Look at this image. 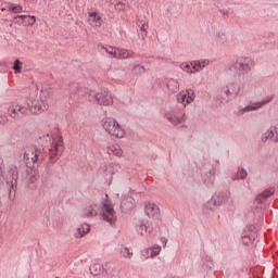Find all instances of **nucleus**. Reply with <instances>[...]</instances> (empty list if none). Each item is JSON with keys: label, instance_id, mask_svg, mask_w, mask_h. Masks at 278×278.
I'll list each match as a JSON object with an SVG mask.
<instances>
[{"label": "nucleus", "instance_id": "34", "mask_svg": "<svg viewBox=\"0 0 278 278\" xmlns=\"http://www.w3.org/2000/svg\"><path fill=\"white\" fill-rule=\"evenodd\" d=\"M134 75H144L147 73V68L144 66L137 64L132 67Z\"/></svg>", "mask_w": 278, "mask_h": 278}, {"label": "nucleus", "instance_id": "8", "mask_svg": "<svg viewBox=\"0 0 278 278\" xmlns=\"http://www.w3.org/2000/svg\"><path fill=\"white\" fill-rule=\"evenodd\" d=\"M89 101L91 103H97L98 105H112V103H114V99L108 90H101L97 93L90 92Z\"/></svg>", "mask_w": 278, "mask_h": 278}, {"label": "nucleus", "instance_id": "14", "mask_svg": "<svg viewBox=\"0 0 278 278\" xmlns=\"http://www.w3.org/2000/svg\"><path fill=\"white\" fill-rule=\"evenodd\" d=\"M88 21L91 27H101V25H103V18L101 17V13L93 9H90L88 11Z\"/></svg>", "mask_w": 278, "mask_h": 278}, {"label": "nucleus", "instance_id": "22", "mask_svg": "<svg viewBox=\"0 0 278 278\" xmlns=\"http://www.w3.org/2000/svg\"><path fill=\"white\" fill-rule=\"evenodd\" d=\"M166 86L169 92L175 94L176 92H179V81L175 78H167Z\"/></svg>", "mask_w": 278, "mask_h": 278}, {"label": "nucleus", "instance_id": "45", "mask_svg": "<svg viewBox=\"0 0 278 278\" xmlns=\"http://www.w3.org/2000/svg\"><path fill=\"white\" fill-rule=\"evenodd\" d=\"M36 181V176L30 177V182L34 184Z\"/></svg>", "mask_w": 278, "mask_h": 278}, {"label": "nucleus", "instance_id": "31", "mask_svg": "<svg viewBox=\"0 0 278 278\" xmlns=\"http://www.w3.org/2000/svg\"><path fill=\"white\" fill-rule=\"evenodd\" d=\"M202 267L204 268V270H212V268H214V261H212V258L210 256H206L203 260Z\"/></svg>", "mask_w": 278, "mask_h": 278}, {"label": "nucleus", "instance_id": "9", "mask_svg": "<svg viewBox=\"0 0 278 278\" xmlns=\"http://www.w3.org/2000/svg\"><path fill=\"white\" fill-rule=\"evenodd\" d=\"M260 231V227L253 224L247 225L241 233V241L245 247H250L255 242V238H257V232Z\"/></svg>", "mask_w": 278, "mask_h": 278}, {"label": "nucleus", "instance_id": "38", "mask_svg": "<svg viewBox=\"0 0 278 278\" xmlns=\"http://www.w3.org/2000/svg\"><path fill=\"white\" fill-rule=\"evenodd\" d=\"M119 253L122 257H128V260H131V257L134 256V252L129 251V248H123Z\"/></svg>", "mask_w": 278, "mask_h": 278}, {"label": "nucleus", "instance_id": "37", "mask_svg": "<svg viewBox=\"0 0 278 278\" xmlns=\"http://www.w3.org/2000/svg\"><path fill=\"white\" fill-rule=\"evenodd\" d=\"M181 68V71H184V73H194V71L192 70V65L191 63H188V62H184L180 64L179 66Z\"/></svg>", "mask_w": 278, "mask_h": 278}, {"label": "nucleus", "instance_id": "21", "mask_svg": "<svg viewBox=\"0 0 278 278\" xmlns=\"http://www.w3.org/2000/svg\"><path fill=\"white\" fill-rule=\"evenodd\" d=\"M98 51L100 53H108L109 55H111V58H118V52L116 51V48L112 46L98 45Z\"/></svg>", "mask_w": 278, "mask_h": 278}, {"label": "nucleus", "instance_id": "5", "mask_svg": "<svg viewBox=\"0 0 278 278\" xmlns=\"http://www.w3.org/2000/svg\"><path fill=\"white\" fill-rule=\"evenodd\" d=\"M238 94H240V85H238V83H229L220 89L218 99L222 103H229V101H233Z\"/></svg>", "mask_w": 278, "mask_h": 278}, {"label": "nucleus", "instance_id": "16", "mask_svg": "<svg viewBox=\"0 0 278 278\" xmlns=\"http://www.w3.org/2000/svg\"><path fill=\"white\" fill-rule=\"evenodd\" d=\"M165 118H166V121H168V123L174 125V127H179V125H182V123L185 121L184 116H179L175 112L165 113Z\"/></svg>", "mask_w": 278, "mask_h": 278}, {"label": "nucleus", "instance_id": "20", "mask_svg": "<svg viewBox=\"0 0 278 278\" xmlns=\"http://www.w3.org/2000/svg\"><path fill=\"white\" fill-rule=\"evenodd\" d=\"M140 54L134 52V51H128V50H125V49H121L118 50L117 52V59L118 60H130V59H136L138 58Z\"/></svg>", "mask_w": 278, "mask_h": 278}, {"label": "nucleus", "instance_id": "35", "mask_svg": "<svg viewBox=\"0 0 278 278\" xmlns=\"http://www.w3.org/2000/svg\"><path fill=\"white\" fill-rule=\"evenodd\" d=\"M216 43L219 45L220 47L223 45H227V35H225L223 33H218V35L216 37Z\"/></svg>", "mask_w": 278, "mask_h": 278}, {"label": "nucleus", "instance_id": "18", "mask_svg": "<svg viewBox=\"0 0 278 278\" xmlns=\"http://www.w3.org/2000/svg\"><path fill=\"white\" fill-rule=\"evenodd\" d=\"M275 194V188L269 187L268 189H265L262 193H260L255 201L258 205H262L266 199H269V197H273Z\"/></svg>", "mask_w": 278, "mask_h": 278}, {"label": "nucleus", "instance_id": "36", "mask_svg": "<svg viewBox=\"0 0 278 278\" xmlns=\"http://www.w3.org/2000/svg\"><path fill=\"white\" fill-rule=\"evenodd\" d=\"M248 175L247 170L241 168L238 170L237 175L232 177V181H237V179H244Z\"/></svg>", "mask_w": 278, "mask_h": 278}, {"label": "nucleus", "instance_id": "27", "mask_svg": "<svg viewBox=\"0 0 278 278\" xmlns=\"http://www.w3.org/2000/svg\"><path fill=\"white\" fill-rule=\"evenodd\" d=\"M137 231L140 236H147V233L151 232V228H149L144 222H140L139 225H137Z\"/></svg>", "mask_w": 278, "mask_h": 278}, {"label": "nucleus", "instance_id": "25", "mask_svg": "<svg viewBox=\"0 0 278 278\" xmlns=\"http://www.w3.org/2000/svg\"><path fill=\"white\" fill-rule=\"evenodd\" d=\"M215 179H216V168L213 167L211 170H208V173L206 174V177H204V184L206 186H213Z\"/></svg>", "mask_w": 278, "mask_h": 278}, {"label": "nucleus", "instance_id": "13", "mask_svg": "<svg viewBox=\"0 0 278 278\" xmlns=\"http://www.w3.org/2000/svg\"><path fill=\"white\" fill-rule=\"evenodd\" d=\"M102 212L103 220H106V223H110L111 225H113V223H116V211H114V207H112V205L104 203Z\"/></svg>", "mask_w": 278, "mask_h": 278}, {"label": "nucleus", "instance_id": "46", "mask_svg": "<svg viewBox=\"0 0 278 278\" xmlns=\"http://www.w3.org/2000/svg\"><path fill=\"white\" fill-rule=\"evenodd\" d=\"M220 14H225V11L224 10H219Z\"/></svg>", "mask_w": 278, "mask_h": 278}, {"label": "nucleus", "instance_id": "33", "mask_svg": "<svg viewBox=\"0 0 278 278\" xmlns=\"http://www.w3.org/2000/svg\"><path fill=\"white\" fill-rule=\"evenodd\" d=\"M9 12H13V14H21V12H23V8L21 4L9 3Z\"/></svg>", "mask_w": 278, "mask_h": 278}, {"label": "nucleus", "instance_id": "26", "mask_svg": "<svg viewBox=\"0 0 278 278\" xmlns=\"http://www.w3.org/2000/svg\"><path fill=\"white\" fill-rule=\"evenodd\" d=\"M108 153L109 155H116V157H121V155H123V149H121V146L118 144H113L111 147L108 148Z\"/></svg>", "mask_w": 278, "mask_h": 278}, {"label": "nucleus", "instance_id": "15", "mask_svg": "<svg viewBox=\"0 0 278 278\" xmlns=\"http://www.w3.org/2000/svg\"><path fill=\"white\" fill-rule=\"evenodd\" d=\"M261 140L262 142H268V140H271L273 142H278V127L271 126L261 136Z\"/></svg>", "mask_w": 278, "mask_h": 278}, {"label": "nucleus", "instance_id": "11", "mask_svg": "<svg viewBox=\"0 0 278 278\" xmlns=\"http://www.w3.org/2000/svg\"><path fill=\"white\" fill-rule=\"evenodd\" d=\"M273 99H275V96H267L260 102H254L248 106H244L243 109H240L238 114L239 116H242L243 114H247V112H255L257 110H262V108H264V105H268Z\"/></svg>", "mask_w": 278, "mask_h": 278}, {"label": "nucleus", "instance_id": "41", "mask_svg": "<svg viewBox=\"0 0 278 278\" xmlns=\"http://www.w3.org/2000/svg\"><path fill=\"white\" fill-rule=\"evenodd\" d=\"M23 67H21V61L18 60V59H16L15 61H14V64H13V71L16 73V74H18V73H21V70H22Z\"/></svg>", "mask_w": 278, "mask_h": 278}, {"label": "nucleus", "instance_id": "28", "mask_svg": "<svg viewBox=\"0 0 278 278\" xmlns=\"http://www.w3.org/2000/svg\"><path fill=\"white\" fill-rule=\"evenodd\" d=\"M15 18H21V21H24L26 25H35L36 24V16L34 15H17Z\"/></svg>", "mask_w": 278, "mask_h": 278}, {"label": "nucleus", "instance_id": "39", "mask_svg": "<svg viewBox=\"0 0 278 278\" xmlns=\"http://www.w3.org/2000/svg\"><path fill=\"white\" fill-rule=\"evenodd\" d=\"M151 251V257H155L156 255H160V252L162 251V247L160 245H153Z\"/></svg>", "mask_w": 278, "mask_h": 278}, {"label": "nucleus", "instance_id": "4", "mask_svg": "<svg viewBox=\"0 0 278 278\" xmlns=\"http://www.w3.org/2000/svg\"><path fill=\"white\" fill-rule=\"evenodd\" d=\"M42 160H45V154L42 153V150L37 147L30 148L24 153V162L30 170L38 168V166L42 164Z\"/></svg>", "mask_w": 278, "mask_h": 278}, {"label": "nucleus", "instance_id": "3", "mask_svg": "<svg viewBox=\"0 0 278 278\" xmlns=\"http://www.w3.org/2000/svg\"><path fill=\"white\" fill-rule=\"evenodd\" d=\"M255 66V61L252 58H241L238 59L236 62L230 63L228 70L230 73H238L240 75H249L251 70Z\"/></svg>", "mask_w": 278, "mask_h": 278}, {"label": "nucleus", "instance_id": "19", "mask_svg": "<svg viewBox=\"0 0 278 278\" xmlns=\"http://www.w3.org/2000/svg\"><path fill=\"white\" fill-rule=\"evenodd\" d=\"M146 214L149 218H159L160 217V207L154 203L146 205Z\"/></svg>", "mask_w": 278, "mask_h": 278}, {"label": "nucleus", "instance_id": "10", "mask_svg": "<svg viewBox=\"0 0 278 278\" xmlns=\"http://www.w3.org/2000/svg\"><path fill=\"white\" fill-rule=\"evenodd\" d=\"M229 197L227 193H219L218 195H213L204 205L203 213L210 214V212H214L222 203H227Z\"/></svg>", "mask_w": 278, "mask_h": 278}, {"label": "nucleus", "instance_id": "2", "mask_svg": "<svg viewBox=\"0 0 278 278\" xmlns=\"http://www.w3.org/2000/svg\"><path fill=\"white\" fill-rule=\"evenodd\" d=\"M7 184L9 186V198L12 199L16 197V188L18 186V167L16 165H11L8 168V173H5V163L3 159L0 157V186Z\"/></svg>", "mask_w": 278, "mask_h": 278}, {"label": "nucleus", "instance_id": "43", "mask_svg": "<svg viewBox=\"0 0 278 278\" xmlns=\"http://www.w3.org/2000/svg\"><path fill=\"white\" fill-rule=\"evenodd\" d=\"M198 62H199L202 70L205 68L207 65H210V61H207V60H201V61H198Z\"/></svg>", "mask_w": 278, "mask_h": 278}, {"label": "nucleus", "instance_id": "17", "mask_svg": "<svg viewBox=\"0 0 278 278\" xmlns=\"http://www.w3.org/2000/svg\"><path fill=\"white\" fill-rule=\"evenodd\" d=\"M137 26L139 28V38H142V40H144L148 35L149 20L144 17L142 20H138Z\"/></svg>", "mask_w": 278, "mask_h": 278}, {"label": "nucleus", "instance_id": "30", "mask_svg": "<svg viewBox=\"0 0 278 278\" xmlns=\"http://www.w3.org/2000/svg\"><path fill=\"white\" fill-rule=\"evenodd\" d=\"M184 92L185 94H187L186 103H194V100L197 99V93H194V89L189 88Z\"/></svg>", "mask_w": 278, "mask_h": 278}, {"label": "nucleus", "instance_id": "23", "mask_svg": "<svg viewBox=\"0 0 278 278\" xmlns=\"http://www.w3.org/2000/svg\"><path fill=\"white\" fill-rule=\"evenodd\" d=\"M122 212H129L134 210V198L127 197L121 203Z\"/></svg>", "mask_w": 278, "mask_h": 278}, {"label": "nucleus", "instance_id": "7", "mask_svg": "<svg viewBox=\"0 0 278 278\" xmlns=\"http://www.w3.org/2000/svg\"><path fill=\"white\" fill-rule=\"evenodd\" d=\"M64 151V140L60 136L52 138L51 146L49 148V155L51 164L58 162V156Z\"/></svg>", "mask_w": 278, "mask_h": 278}, {"label": "nucleus", "instance_id": "47", "mask_svg": "<svg viewBox=\"0 0 278 278\" xmlns=\"http://www.w3.org/2000/svg\"><path fill=\"white\" fill-rule=\"evenodd\" d=\"M90 216H92V211L89 212Z\"/></svg>", "mask_w": 278, "mask_h": 278}, {"label": "nucleus", "instance_id": "24", "mask_svg": "<svg viewBox=\"0 0 278 278\" xmlns=\"http://www.w3.org/2000/svg\"><path fill=\"white\" fill-rule=\"evenodd\" d=\"M90 232V225L83 224L80 227L77 228L76 232L74 233L75 238H84L86 233Z\"/></svg>", "mask_w": 278, "mask_h": 278}, {"label": "nucleus", "instance_id": "12", "mask_svg": "<svg viewBox=\"0 0 278 278\" xmlns=\"http://www.w3.org/2000/svg\"><path fill=\"white\" fill-rule=\"evenodd\" d=\"M85 94H88V89L81 88V86L77 83H72L70 85V99L73 101H79V99L85 97Z\"/></svg>", "mask_w": 278, "mask_h": 278}, {"label": "nucleus", "instance_id": "1", "mask_svg": "<svg viewBox=\"0 0 278 278\" xmlns=\"http://www.w3.org/2000/svg\"><path fill=\"white\" fill-rule=\"evenodd\" d=\"M49 105L45 103L42 100H37L34 98H29L27 100V106H23L21 104H12L8 109V114L14 121H21V118H25L28 112L30 114H42L45 110H48Z\"/></svg>", "mask_w": 278, "mask_h": 278}, {"label": "nucleus", "instance_id": "42", "mask_svg": "<svg viewBox=\"0 0 278 278\" xmlns=\"http://www.w3.org/2000/svg\"><path fill=\"white\" fill-rule=\"evenodd\" d=\"M115 10L117 11V12H123V10H125V3H123L122 1H119V2H117V3H115Z\"/></svg>", "mask_w": 278, "mask_h": 278}, {"label": "nucleus", "instance_id": "32", "mask_svg": "<svg viewBox=\"0 0 278 278\" xmlns=\"http://www.w3.org/2000/svg\"><path fill=\"white\" fill-rule=\"evenodd\" d=\"M177 101L178 103L184 104L185 108L186 105H190V103H186V101H188V96L184 91L177 93Z\"/></svg>", "mask_w": 278, "mask_h": 278}, {"label": "nucleus", "instance_id": "29", "mask_svg": "<svg viewBox=\"0 0 278 278\" xmlns=\"http://www.w3.org/2000/svg\"><path fill=\"white\" fill-rule=\"evenodd\" d=\"M91 275H101V273H103V265L99 264V263H96V264H92L89 268Z\"/></svg>", "mask_w": 278, "mask_h": 278}, {"label": "nucleus", "instance_id": "44", "mask_svg": "<svg viewBox=\"0 0 278 278\" xmlns=\"http://www.w3.org/2000/svg\"><path fill=\"white\" fill-rule=\"evenodd\" d=\"M5 123H8V116L0 115V125H5Z\"/></svg>", "mask_w": 278, "mask_h": 278}, {"label": "nucleus", "instance_id": "40", "mask_svg": "<svg viewBox=\"0 0 278 278\" xmlns=\"http://www.w3.org/2000/svg\"><path fill=\"white\" fill-rule=\"evenodd\" d=\"M191 68L193 73H199V71H203L199 61H191Z\"/></svg>", "mask_w": 278, "mask_h": 278}, {"label": "nucleus", "instance_id": "6", "mask_svg": "<svg viewBox=\"0 0 278 278\" xmlns=\"http://www.w3.org/2000/svg\"><path fill=\"white\" fill-rule=\"evenodd\" d=\"M102 127L108 131V134H110V136H115V138H125V130L122 129L118 122L112 117L104 118Z\"/></svg>", "mask_w": 278, "mask_h": 278}]
</instances>
